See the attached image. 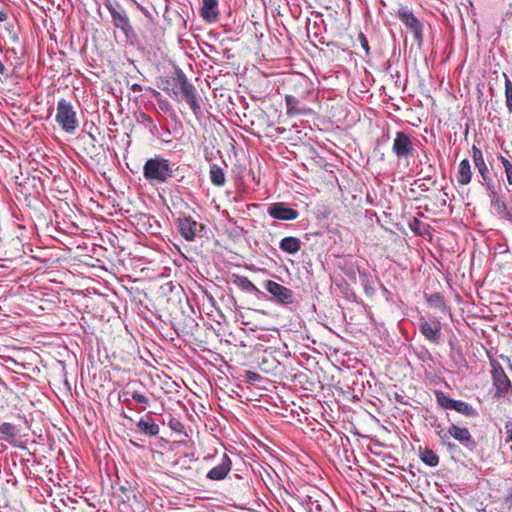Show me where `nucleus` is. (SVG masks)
I'll return each mask as SVG.
<instances>
[{
  "instance_id": "1",
  "label": "nucleus",
  "mask_w": 512,
  "mask_h": 512,
  "mask_svg": "<svg viewBox=\"0 0 512 512\" xmlns=\"http://www.w3.org/2000/svg\"><path fill=\"white\" fill-rule=\"evenodd\" d=\"M172 98L180 101L179 95L182 94L184 99L190 106L192 112L198 117L201 112L200 102L198 100L195 87L188 81L182 70H177L176 79L171 89L164 88Z\"/></svg>"
},
{
  "instance_id": "2",
  "label": "nucleus",
  "mask_w": 512,
  "mask_h": 512,
  "mask_svg": "<svg viewBox=\"0 0 512 512\" xmlns=\"http://www.w3.org/2000/svg\"><path fill=\"white\" fill-rule=\"evenodd\" d=\"M143 176L150 183H167L173 177L170 161L160 155L147 159L143 166Z\"/></svg>"
},
{
  "instance_id": "3",
  "label": "nucleus",
  "mask_w": 512,
  "mask_h": 512,
  "mask_svg": "<svg viewBox=\"0 0 512 512\" xmlns=\"http://www.w3.org/2000/svg\"><path fill=\"white\" fill-rule=\"evenodd\" d=\"M55 121L64 132L68 134H74L76 132L79 127V120L74 106L70 101L64 98L58 101Z\"/></svg>"
},
{
  "instance_id": "4",
  "label": "nucleus",
  "mask_w": 512,
  "mask_h": 512,
  "mask_svg": "<svg viewBox=\"0 0 512 512\" xmlns=\"http://www.w3.org/2000/svg\"><path fill=\"white\" fill-rule=\"evenodd\" d=\"M105 7L111 15L113 25L124 33L127 40L133 39L136 34L124 7L119 2L112 3L109 0L105 1Z\"/></svg>"
},
{
  "instance_id": "5",
  "label": "nucleus",
  "mask_w": 512,
  "mask_h": 512,
  "mask_svg": "<svg viewBox=\"0 0 512 512\" xmlns=\"http://www.w3.org/2000/svg\"><path fill=\"white\" fill-rule=\"evenodd\" d=\"M437 435L441 439L442 443H446V441L450 437H452L465 448H468L470 450L474 449L476 446V442L472 438V435L469 432V430L466 427H461L456 424H451L446 432H444L443 430L438 431Z\"/></svg>"
},
{
  "instance_id": "6",
  "label": "nucleus",
  "mask_w": 512,
  "mask_h": 512,
  "mask_svg": "<svg viewBox=\"0 0 512 512\" xmlns=\"http://www.w3.org/2000/svg\"><path fill=\"white\" fill-rule=\"evenodd\" d=\"M491 367L493 386L496 389L494 396L496 398L505 397L512 387L511 381L509 380L502 366L496 360L491 361Z\"/></svg>"
},
{
  "instance_id": "7",
  "label": "nucleus",
  "mask_w": 512,
  "mask_h": 512,
  "mask_svg": "<svg viewBox=\"0 0 512 512\" xmlns=\"http://www.w3.org/2000/svg\"><path fill=\"white\" fill-rule=\"evenodd\" d=\"M397 17L411 31L418 45H421L423 42V25L415 17L412 11L407 7H401L397 11Z\"/></svg>"
},
{
  "instance_id": "8",
  "label": "nucleus",
  "mask_w": 512,
  "mask_h": 512,
  "mask_svg": "<svg viewBox=\"0 0 512 512\" xmlns=\"http://www.w3.org/2000/svg\"><path fill=\"white\" fill-rule=\"evenodd\" d=\"M471 152L474 165L482 179L480 183L483 186H486L488 191H491L493 194H495V189L492 183L490 170L485 163L482 151L477 146L473 145L471 148Z\"/></svg>"
},
{
  "instance_id": "9",
  "label": "nucleus",
  "mask_w": 512,
  "mask_h": 512,
  "mask_svg": "<svg viewBox=\"0 0 512 512\" xmlns=\"http://www.w3.org/2000/svg\"><path fill=\"white\" fill-rule=\"evenodd\" d=\"M178 230L185 240L193 241L196 236L202 235L205 226L188 216L178 219Z\"/></svg>"
},
{
  "instance_id": "10",
  "label": "nucleus",
  "mask_w": 512,
  "mask_h": 512,
  "mask_svg": "<svg viewBox=\"0 0 512 512\" xmlns=\"http://www.w3.org/2000/svg\"><path fill=\"white\" fill-rule=\"evenodd\" d=\"M392 151L398 158H408L413 156L415 149L412 140L404 131L396 132Z\"/></svg>"
},
{
  "instance_id": "11",
  "label": "nucleus",
  "mask_w": 512,
  "mask_h": 512,
  "mask_svg": "<svg viewBox=\"0 0 512 512\" xmlns=\"http://www.w3.org/2000/svg\"><path fill=\"white\" fill-rule=\"evenodd\" d=\"M265 289L272 294L278 302L282 304H291L294 300L293 291L275 281L267 280Z\"/></svg>"
},
{
  "instance_id": "12",
  "label": "nucleus",
  "mask_w": 512,
  "mask_h": 512,
  "mask_svg": "<svg viewBox=\"0 0 512 512\" xmlns=\"http://www.w3.org/2000/svg\"><path fill=\"white\" fill-rule=\"evenodd\" d=\"M268 214L277 220L290 221L299 216L297 210L285 206L284 203H273L268 207Z\"/></svg>"
},
{
  "instance_id": "13",
  "label": "nucleus",
  "mask_w": 512,
  "mask_h": 512,
  "mask_svg": "<svg viewBox=\"0 0 512 512\" xmlns=\"http://www.w3.org/2000/svg\"><path fill=\"white\" fill-rule=\"evenodd\" d=\"M232 468V461L227 454H223L221 461L215 467L210 469L206 475L207 479L221 481L225 479Z\"/></svg>"
},
{
  "instance_id": "14",
  "label": "nucleus",
  "mask_w": 512,
  "mask_h": 512,
  "mask_svg": "<svg viewBox=\"0 0 512 512\" xmlns=\"http://www.w3.org/2000/svg\"><path fill=\"white\" fill-rule=\"evenodd\" d=\"M419 329L427 340L435 343L440 340L441 323L438 320L427 321L420 319Z\"/></svg>"
},
{
  "instance_id": "15",
  "label": "nucleus",
  "mask_w": 512,
  "mask_h": 512,
  "mask_svg": "<svg viewBox=\"0 0 512 512\" xmlns=\"http://www.w3.org/2000/svg\"><path fill=\"white\" fill-rule=\"evenodd\" d=\"M21 436V429L19 426L3 422L0 424V440L9 443L12 446H17Z\"/></svg>"
},
{
  "instance_id": "16",
  "label": "nucleus",
  "mask_w": 512,
  "mask_h": 512,
  "mask_svg": "<svg viewBox=\"0 0 512 512\" xmlns=\"http://www.w3.org/2000/svg\"><path fill=\"white\" fill-rule=\"evenodd\" d=\"M137 427L141 433L150 437L157 436L160 431L159 425L152 419L151 412L147 413L138 421Z\"/></svg>"
},
{
  "instance_id": "17",
  "label": "nucleus",
  "mask_w": 512,
  "mask_h": 512,
  "mask_svg": "<svg viewBox=\"0 0 512 512\" xmlns=\"http://www.w3.org/2000/svg\"><path fill=\"white\" fill-rule=\"evenodd\" d=\"M285 103L287 107V115L289 116H296V115H311L312 109L311 108H299V100L292 96V95H286L285 96Z\"/></svg>"
},
{
  "instance_id": "18",
  "label": "nucleus",
  "mask_w": 512,
  "mask_h": 512,
  "mask_svg": "<svg viewBox=\"0 0 512 512\" xmlns=\"http://www.w3.org/2000/svg\"><path fill=\"white\" fill-rule=\"evenodd\" d=\"M219 15L217 0H202L201 16L207 21L217 20Z\"/></svg>"
},
{
  "instance_id": "19",
  "label": "nucleus",
  "mask_w": 512,
  "mask_h": 512,
  "mask_svg": "<svg viewBox=\"0 0 512 512\" xmlns=\"http://www.w3.org/2000/svg\"><path fill=\"white\" fill-rule=\"evenodd\" d=\"M301 246V240L297 237L292 236L284 237L279 243L280 249L288 254L297 253L298 251H300Z\"/></svg>"
},
{
  "instance_id": "20",
  "label": "nucleus",
  "mask_w": 512,
  "mask_h": 512,
  "mask_svg": "<svg viewBox=\"0 0 512 512\" xmlns=\"http://www.w3.org/2000/svg\"><path fill=\"white\" fill-rule=\"evenodd\" d=\"M472 172L471 166L467 159L462 160L459 163L457 171V181L461 185H467L471 182Z\"/></svg>"
},
{
  "instance_id": "21",
  "label": "nucleus",
  "mask_w": 512,
  "mask_h": 512,
  "mask_svg": "<svg viewBox=\"0 0 512 512\" xmlns=\"http://www.w3.org/2000/svg\"><path fill=\"white\" fill-rule=\"evenodd\" d=\"M209 175H210V180L213 185L218 186V187H222L225 185V182H226L225 172L220 166H218L216 164H212L210 166Z\"/></svg>"
},
{
  "instance_id": "22",
  "label": "nucleus",
  "mask_w": 512,
  "mask_h": 512,
  "mask_svg": "<svg viewBox=\"0 0 512 512\" xmlns=\"http://www.w3.org/2000/svg\"><path fill=\"white\" fill-rule=\"evenodd\" d=\"M233 283L243 291L258 293V288L246 276L233 275Z\"/></svg>"
},
{
  "instance_id": "23",
  "label": "nucleus",
  "mask_w": 512,
  "mask_h": 512,
  "mask_svg": "<svg viewBox=\"0 0 512 512\" xmlns=\"http://www.w3.org/2000/svg\"><path fill=\"white\" fill-rule=\"evenodd\" d=\"M435 398L437 401V404L446 410H454L457 400L452 399L448 395H446L443 391L436 390L435 391Z\"/></svg>"
},
{
  "instance_id": "24",
  "label": "nucleus",
  "mask_w": 512,
  "mask_h": 512,
  "mask_svg": "<svg viewBox=\"0 0 512 512\" xmlns=\"http://www.w3.org/2000/svg\"><path fill=\"white\" fill-rule=\"evenodd\" d=\"M435 398L437 401V404L446 410H454L457 400L452 399L448 395H446L443 391L436 390L435 391Z\"/></svg>"
},
{
  "instance_id": "25",
  "label": "nucleus",
  "mask_w": 512,
  "mask_h": 512,
  "mask_svg": "<svg viewBox=\"0 0 512 512\" xmlns=\"http://www.w3.org/2000/svg\"><path fill=\"white\" fill-rule=\"evenodd\" d=\"M420 459L430 467H435L439 463L438 455L428 448L420 449Z\"/></svg>"
},
{
  "instance_id": "26",
  "label": "nucleus",
  "mask_w": 512,
  "mask_h": 512,
  "mask_svg": "<svg viewBox=\"0 0 512 512\" xmlns=\"http://www.w3.org/2000/svg\"><path fill=\"white\" fill-rule=\"evenodd\" d=\"M454 410L466 417H476L478 415L477 410L471 404L461 400H457Z\"/></svg>"
},
{
  "instance_id": "27",
  "label": "nucleus",
  "mask_w": 512,
  "mask_h": 512,
  "mask_svg": "<svg viewBox=\"0 0 512 512\" xmlns=\"http://www.w3.org/2000/svg\"><path fill=\"white\" fill-rule=\"evenodd\" d=\"M505 83V103L509 114H512V81L506 73H503Z\"/></svg>"
},
{
  "instance_id": "28",
  "label": "nucleus",
  "mask_w": 512,
  "mask_h": 512,
  "mask_svg": "<svg viewBox=\"0 0 512 512\" xmlns=\"http://www.w3.org/2000/svg\"><path fill=\"white\" fill-rule=\"evenodd\" d=\"M490 193L492 195L491 205L496 211V213L501 216H509L506 203L503 200H501L496 193L493 194L491 191Z\"/></svg>"
},
{
  "instance_id": "29",
  "label": "nucleus",
  "mask_w": 512,
  "mask_h": 512,
  "mask_svg": "<svg viewBox=\"0 0 512 512\" xmlns=\"http://www.w3.org/2000/svg\"><path fill=\"white\" fill-rule=\"evenodd\" d=\"M498 160L501 162L504 168L508 184L512 185V163L502 155L498 156Z\"/></svg>"
},
{
  "instance_id": "30",
  "label": "nucleus",
  "mask_w": 512,
  "mask_h": 512,
  "mask_svg": "<svg viewBox=\"0 0 512 512\" xmlns=\"http://www.w3.org/2000/svg\"><path fill=\"white\" fill-rule=\"evenodd\" d=\"M130 397L139 404L141 410H145L149 405V399L138 391H132Z\"/></svg>"
},
{
  "instance_id": "31",
  "label": "nucleus",
  "mask_w": 512,
  "mask_h": 512,
  "mask_svg": "<svg viewBox=\"0 0 512 512\" xmlns=\"http://www.w3.org/2000/svg\"><path fill=\"white\" fill-rule=\"evenodd\" d=\"M153 95L154 97L158 100V105L160 107V109L164 112H168L170 111L171 109V105L170 103L166 100V99H162V98H159L161 96V94L156 91L155 89L151 88V87H148L147 88Z\"/></svg>"
},
{
  "instance_id": "32",
  "label": "nucleus",
  "mask_w": 512,
  "mask_h": 512,
  "mask_svg": "<svg viewBox=\"0 0 512 512\" xmlns=\"http://www.w3.org/2000/svg\"><path fill=\"white\" fill-rule=\"evenodd\" d=\"M427 301L431 305H434L442 310H444L446 308L443 297L438 293L431 294L427 298Z\"/></svg>"
},
{
  "instance_id": "33",
  "label": "nucleus",
  "mask_w": 512,
  "mask_h": 512,
  "mask_svg": "<svg viewBox=\"0 0 512 512\" xmlns=\"http://www.w3.org/2000/svg\"><path fill=\"white\" fill-rule=\"evenodd\" d=\"M418 174L422 175L423 180H431L435 174V167L429 164L427 168L421 169Z\"/></svg>"
},
{
  "instance_id": "34",
  "label": "nucleus",
  "mask_w": 512,
  "mask_h": 512,
  "mask_svg": "<svg viewBox=\"0 0 512 512\" xmlns=\"http://www.w3.org/2000/svg\"><path fill=\"white\" fill-rule=\"evenodd\" d=\"M358 39H359L361 47L364 49L366 55H368L370 52V47H369L368 40H367L366 36L363 33H360L358 36Z\"/></svg>"
},
{
  "instance_id": "35",
  "label": "nucleus",
  "mask_w": 512,
  "mask_h": 512,
  "mask_svg": "<svg viewBox=\"0 0 512 512\" xmlns=\"http://www.w3.org/2000/svg\"><path fill=\"white\" fill-rule=\"evenodd\" d=\"M245 377L246 380L251 383L259 381L261 379V375L253 371H247Z\"/></svg>"
},
{
  "instance_id": "36",
  "label": "nucleus",
  "mask_w": 512,
  "mask_h": 512,
  "mask_svg": "<svg viewBox=\"0 0 512 512\" xmlns=\"http://www.w3.org/2000/svg\"><path fill=\"white\" fill-rule=\"evenodd\" d=\"M169 427L173 430V431H176V432H180L181 429H182V424L180 421H178L177 419L175 418H171L169 423H168Z\"/></svg>"
},
{
  "instance_id": "37",
  "label": "nucleus",
  "mask_w": 512,
  "mask_h": 512,
  "mask_svg": "<svg viewBox=\"0 0 512 512\" xmlns=\"http://www.w3.org/2000/svg\"><path fill=\"white\" fill-rule=\"evenodd\" d=\"M130 394H131V392H129V391H123L119 395L120 401H122L123 403L129 404L130 403Z\"/></svg>"
},
{
  "instance_id": "38",
  "label": "nucleus",
  "mask_w": 512,
  "mask_h": 512,
  "mask_svg": "<svg viewBox=\"0 0 512 512\" xmlns=\"http://www.w3.org/2000/svg\"><path fill=\"white\" fill-rule=\"evenodd\" d=\"M131 90L133 92H141L143 90V87L142 85L135 83L131 85Z\"/></svg>"
},
{
  "instance_id": "39",
  "label": "nucleus",
  "mask_w": 512,
  "mask_h": 512,
  "mask_svg": "<svg viewBox=\"0 0 512 512\" xmlns=\"http://www.w3.org/2000/svg\"><path fill=\"white\" fill-rule=\"evenodd\" d=\"M142 118H143V120H144L145 122H147L149 125H154L153 120H152V118H151L149 115H147V114L143 113V114H142Z\"/></svg>"
},
{
  "instance_id": "40",
  "label": "nucleus",
  "mask_w": 512,
  "mask_h": 512,
  "mask_svg": "<svg viewBox=\"0 0 512 512\" xmlns=\"http://www.w3.org/2000/svg\"><path fill=\"white\" fill-rule=\"evenodd\" d=\"M365 291L368 295H372L374 290L372 287H370L368 284L365 285Z\"/></svg>"
},
{
  "instance_id": "41",
  "label": "nucleus",
  "mask_w": 512,
  "mask_h": 512,
  "mask_svg": "<svg viewBox=\"0 0 512 512\" xmlns=\"http://www.w3.org/2000/svg\"><path fill=\"white\" fill-rule=\"evenodd\" d=\"M0 74H2V75L6 74V68L1 60H0Z\"/></svg>"
},
{
  "instance_id": "42",
  "label": "nucleus",
  "mask_w": 512,
  "mask_h": 512,
  "mask_svg": "<svg viewBox=\"0 0 512 512\" xmlns=\"http://www.w3.org/2000/svg\"><path fill=\"white\" fill-rule=\"evenodd\" d=\"M420 223H421V222H420L418 219L414 218V219H413V222H412V223H410V228H411L412 230H414V224H418V225H419Z\"/></svg>"
},
{
  "instance_id": "43",
  "label": "nucleus",
  "mask_w": 512,
  "mask_h": 512,
  "mask_svg": "<svg viewBox=\"0 0 512 512\" xmlns=\"http://www.w3.org/2000/svg\"><path fill=\"white\" fill-rule=\"evenodd\" d=\"M6 19V15L0 11V21H4Z\"/></svg>"
},
{
  "instance_id": "44",
  "label": "nucleus",
  "mask_w": 512,
  "mask_h": 512,
  "mask_svg": "<svg viewBox=\"0 0 512 512\" xmlns=\"http://www.w3.org/2000/svg\"><path fill=\"white\" fill-rule=\"evenodd\" d=\"M436 428H437L436 433H437L438 431L443 430L439 424L437 425V427H436Z\"/></svg>"
},
{
  "instance_id": "45",
  "label": "nucleus",
  "mask_w": 512,
  "mask_h": 512,
  "mask_svg": "<svg viewBox=\"0 0 512 512\" xmlns=\"http://www.w3.org/2000/svg\"><path fill=\"white\" fill-rule=\"evenodd\" d=\"M421 189H422V191H427V190H428V188H427V187H425V188H424V187H422Z\"/></svg>"
},
{
  "instance_id": "46",
  "label": "nucleus",
  "mask_w": 512,
  "mask_h": 512,
  "mask_svg": "<svg viewBox=\"0 0 512 512\" xmlns=\"http://www.w3.org/2000/svg\"><path fill=\"white\" fill-rule=\"evenodd\" d=\"M319 510V505H316L315 511Z\"/></svg>"
},
{
  "instance_id": "47",
  "label": "nucleus",
  "mask_w": 512,
  "mask_h": 512,
  "mask_svg": "<svg viewBox=\"0 0 512 512\" xmlns=\"http://www.w3.org/2000/svg\"><path fill=\"white\" fill-rule=\"evenodd\" d=\"M319 510V505H316L315 511Z\"/></svg>"
},
{
  "instance_id": "48",
  "label": "nucleus",
  "mask_w": 512,
  "mask_h": 512,
  "mask_svg": "<svg viewBox=\"0 0 512 512\" xmlns=\"http://www.w3.org/2000/svg\"><path fill=\"white\" fill-rule=\"evenodd\" d=\"M510 498L512 499V493H511V496L508 497V499H510Z\"/></svg>"
}]
</instances>
